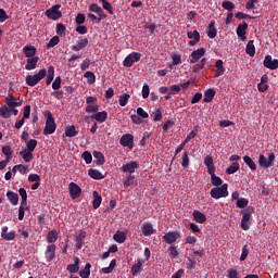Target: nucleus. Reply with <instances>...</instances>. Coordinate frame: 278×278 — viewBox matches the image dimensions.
<instances>
[{"label": "nucleus", "mask_w": 278, "mask_h": 278, "mask_svg": "<svg viewBox=\"0 0 278 278\" xmlns=\"http://www.w3.org/2000/svg\"><path fill=\"white\" fill-rule=\"evenodd\" d=\"M46 126L43 129V136H50L51 134H55V129H58V125L55 124V118L51 111H46Z\"/></svg>", "instance_id": "1"}, {"label": "nucleus", "mask_w": 278, "mask_h": 278, "mask_svg": "<svg viewBox=\"0 0 278 278\" xmlns=\"http://www.w3.org/2000/svg\"><path fill=\"white\" fill-rule=\"evenodd\" d=\"M7 197L11 203V205H18V193L14 191H8Z\"/></svg>", "instance_id": "33"}, {"label": "nucleus", "mask_w": 278, "mask_h": 278, "mask_svg": "<svg viewBox=\"0 0 278 278\" xmlns=\"http://www.w3.org/2000/svg\"><path fill=\"white\" fill-rule=\"evenodd\" d=\"M86 241V231L79 230L76 235V249L80 250Z\"/></svg>", "instance_id": "21"}, {"label": "nucleus", "mask_w": 278, "mask_h": 278, "mask_svg": "<svg viewBox=\"0 0 278 278\" xmlns=\"http://www.w3.org/2000/svg\"><path fill=\"white\" fill-rule=\"evenodd\" d=\"M88 175L89 177H91V179H105V176H103V174L100 173L99 169L90 168L88 170Z\"/></svg>", "instance_id": "31"}, {"label": "nucleus", "mask_w": 278, "mask_h": 278, "mask_svg": "<svg viewBox=\"0 0 278 278\" xmlns=\"http://www.w3.org/2000/svg\"><path fill=\"white\" fill-rule=\"evenodd\" d=\"M204 165L207 168V173H216V166L214 165V157L207 155L204 159Z\"/></svg>", "instance_id": "22"}, {"label": "nucleus", "mask_w": 278, "mask_h": 278, "mask_svg": "<svg viewBox=\"0 0 278 278\" xmlns=\"http://www.w3.org/2000/svg\"><path fill=\"white\" fill-rule=\"evenodd\" d=\"M240 170V163L233 162L227 169V175H233V173H238Z\"/></svg>", "instance_id": "46"}, {"label": "nucleus", "mask_w": 278, "mask_h": 278, "mask_svg": "<svg viewBox=\"0 0 278 278\" xmlns=\"http://www.w3.org/2000/svg\"><path fill=\"white\" fill-rule=\"evenodd\" d=\"M68 190H70V197L71 199H79L81 197V187L75 182H70L68 185Z\"/></svg>", "instance_id": "10"}, {"label": "nucleus", "mask_w": 278, "mask_h": 278, "mask_svg": "<svg viewBox=\"0 0 278 278\" xmlns=\"http://www.w3.org/2000/svg\"><path fill=\"white\" fill-rule=\"evenodd\" d=\"M89 10L90 12H94L96 14H98V16H100L101 18H108V14H105V12H103V9L97 3H91L89 5Z\"/></svg>", "instance_id": "18"}, {"label": "nucleus", "mask_w": 278, "mask_h": 278, "mask_svg": "<svg viewBox=\"0 0 278 278\" xmlns=\"http://www.w3.org/2000/svg\"><path fill=\"white\" fill-rule=\"evenodd\" d=\"M47 262H53L55 260V244H49L45 252Z\"/></svg>", "instance_id": "16"}, {"label": "nucleus", "mask_w": 278, "mask_h": 278, "mask_svg": "<svg viewBox=\"0 0 278 278\" xmlns=\"http://www.w3.org/2000/svg\"><path fill=\"white\" fill-rule=\"evenodd\" d=\"M243 162L244 164H247V166H249L251 170H256L257 165H255V162H253V159H251V156L249 155L243 156Z\"/></svg>", "instance_id": "45"}, {"label": "nucleus", "mask_w": 278, "mask_h": 278, "mask_svg": "<svg viewBox=\"0 0 278 278\" xmlns=\"http://www.w3.org/2000/svg\"><path fill=\"white\" fill-rule=\"evenodd\" d=\"M222 7L224 8V10H228V12L236 10V4H233V2H231V1H224L222 3Z\"/></svg>", "instance_id": "58"}, {"label": "nucleus", "mask_w": 278, "mask_h": 278, "mask_svg": "<svg viewBox=\"0 0 278 278\" xmlns=\"http://www.w3.org/2000/svg\"><path fill=\"white\" fill-rule=\"evenodd\" d=\"M263 66H265V68H269V71H277L278 60L273 59L270 54H267L263 61Z\"/></svg>", "instance_id": "9"}, {"label": "nucleus", "mask_w": 278, "mask_h": 278, "mask_svg": "<svg viewBox=\"0 0 278 278\" xmlns=\"http://www.w3.org/2000/svg\"><path fill=\"white\" fill-rule=\"evenodd\" d=\"M135 182H136V176L131 174L126 175V177L123 179V184L125 188H129V186H134Z\"/></svg>", "instance_id": "38"}, {"label": "nucleus", "mask_w": 278, "mask_h": 278, "mask_svg": "<svg viewBox=\"0 0 278 278\" xmlns=\"http://www.w3.org/2000/svg\"><path fill=\"white\" fill-rule=\"evenodd\" d=\"M85 112H87V114L98 113L99 112V105L89 104V105L86 106Z\"/></svg>", "instance_id": "60"}, {"label": "nucleus", "mask_w": 278, "mask_h": 278, "mask_svg": "<svg viewBox=\"0 0 278 278\" xmlns=\"http://www.w3.org/2000/svg\"><path fill=\"white\" fill-rule=\"evenodd\" d=\"M130 273L134 277H136L138 273H142V261L138 260V262L132 265Z\"/></svg>", "instance_id": "39"}, {"label": "nucleus", "mask_w": 278, "mask_h": 278, "mask_svg": "<svg viewBox=\"0 0 278 278\" xmlns=\"http://www.w3.org/2000/svg\"><path fill=\"white\" fill-rule=\"evenodd\" d=\"M168 251H169V255H170V257H173V260L179 257V251L177 250V247L172 245V247H169Z\"/></svg>", "instance_id": "63"}, {"label": "nucleus", "mask_w": 278, "mask_h": 278, "mask_svg": "<svg viewBox=\"0 0 278 278\" xmlns=\"http://www.w3.org/2000/svg\"><path fill=\"white\" fill-rule=\"evenodd\" d=\"M255 41L254 40H249L245 47V53L250 55V58L255 56Z\"/></svg>", "instance_id": "27"}, {"label": "nucleus", "mask_w": 278, "mask_h": 278, "mask_svg": "<svg viewBox=\"0 0 278 278\" xmlns=\"http://www.w3.org/2000/svg\"><path fill=\"white\" fill-rule=\"evenodd\" d=\"M60 4H55L46 11V16L52 21L62 18V11H60Z\"/></svg>", "instance_id": "7"}, {"label": "nucleus", "mask_w": 278, "mask_h": 278, "mask_svg": "<svg viewBox=\"0 0 278 278\" xmlns=\"http://www.w3.org/2000/svg\"><path fill=\"white\" fill-rule=\"evenodd\" d=\"M187 37L189 38V46L194 47V45H198V42L201 41V34H199L198 30L188 31Z\"/></svg>", "instance_id": "15"}, {"label": "nucleus", "mask_w": 278, "mask_h": 278, "mask_svg": "<svg viewBox=\"0 0 278 278\" xmlns=\"http://www.w3.org/2000/svg\"><path fill=\"white\" fill-rule=\"evenodd\" d=\"M27 151L34 152L38 147V141L36 139H29L25 142Z\"/></svg>", "instance_id": "44"}, {"label": "nucleus", "mask_w": 278, "mask_h": 278, "mask_svg": "<svg viewBox=\"0 0 278 278\" xmlns=\"http://www.w3.org/2000/svg\"><path fill=\"white\" fill-rule=\"evenodd\" d=\"M93 157L98 166H103V164H105V156L103 155V153L99 151H93Z\"/></svg>", "instance_id": "29"}, {"label": "nucleus", "mask_w": 278, "mask_h": 278, "mask_svg": "<svg viewBox=\"0 0 278 278\" xmlns=\"http://www.w3.org/2000/svg\"><path fill=\"white\" fill-rule=\"evenodd\" d=\"M236 205L240 210H244V207H247V205H249V200L247 198H240L237 200Z\"/></svg>", "instance_id": "53"}, {"label": "nucleus", "mask_w": 278, "mask_h": 278, "mask_svg": "<svg viewBox=\"0 0 278 278\" xmlns=\"http://www.w3.org/2000/svg\"><path fill=\"white\" fill-rule=\"evenodd\" d=\"M181 160L182 168H188V166H190V157H188V151L184 152Z\"/></svg>", "instance_id": "55"}, {"label": "nucleus", "mask_w": 278, "mask_h": 278, "mask_svg": "<svg viewBox=\"0 0 278 278\" xmlns=\"http://www.w3.org/2000/svg\"><path fill=\"white\" fill-rule=\"evenodd\" d=\"M56 45H60L59 36H54L50 39V41L47 45V49H53V47H56Z\"/></svg>", "instance_id": "54"}, {"label": "nucleus", "mask_w": 278, "mask_h": 278, "mask_svg": "<svg viewBox=\"0 0 278 278\" xmlns=\"http://www.w3.org/2000/svg\"><path fill=\"white\" fill-rule=\"evenodd\" d=\"M88 45H89L88 38L79 37L76 45L72 46L71 49H72V51L77 52V51H81L83 49H86V47H88Z\"/></svg>", "instance_id": "13"}, {"label": "nucleus", "mask_w": 278, "mask_h": 278, "mask_svg": "<svg viewBox=\"0 0 278 278\" xmlns=\"http://www.w3.org/2000/svg\"><path fill=\"white\" fill-rule=\"evenodd\" d=\"M18 194L22 197V205H27V190L25 188H20L18 189Z\"/></svg>", "instance_id": "52"}, {"label": "nucleus", "mask_w": 278, "mask_h": 278, "mask_svg": "<svg viewBox=\"0 0 278 278\" xmlns=\"http://www.w3.org/2000/svg\"><path fill=\"white\" fill-rule=\"evenodd\" d=\"M228 278H240V273L238 270L230 268L228 269Z\"/></svg>", "instance_id": "64"}, {"label": "nucleus", "mask_w": 278, "mask_h": 278, "mask_svg": "<svg viewBox=\"0 0 278 278\" xmlns=\"http://www.w3.org/2000/svg\"><path fill=\"white\" fill-rule=\"evenodd\" d=\"M39 61H40L39 56L28 58L26 61L25 70L26 71H35L36 66H38Z\"/></svg>", "instance_id": "17"}, {"label": "nucleus", "mask_w": 278, "mask_h": 278, "mask_svg": "<svg viewBox=\"0 0 278 278\" xmlns=\"http://www.w3.org/2000/svg\"><path fill=\"white\" fill-rule=\"evenodd\" d=\"M62 88V78L58 76L52 83L53 90H60Z\"/></svg>", "instance_id": "59"}, {"label": "nucleus", "mask_w": 278, "mask_h": 278, "mask_svg": "<svg viewBox=\"0 0 278 278\" xmlns=\"http://www.w3.org/2000/svg\"><path fill=\"white\" fill-rule=\"evenodd\" d=\"M77 134H79V131H77V128L75 127V125L67 126L65 128L66 138H75V136H77Z\"/></svg>", "instance_id": "32"}, {"label": "nucleus", "mask_w": 278, "mask_h": 278, "mask_svg": "<svg viewBox=\"0 0 278 278\" xmlns=\"http://www.w3.org/2000/svg\"><path fill=\"white\" fill-rule=\"evenodd\" d=\"M81 157L85 160L86 164H92V154L89 151H85Z\"/></svg>", "instance_id": "62"}, {"label": "nucleus", "mask_w": 278, "mask_h": 278, "mask_svg": "<svg viewBox=\"0 0 278 278\" xmlns=\"http://www.w3.org/2000/svg\"><path fill=\"white\" fill-rule=\"evenodd\" d=\"M216 71V77H220V75L225 74V66L223 65V60H217L215 63Z\"/></svg>", "instance_id": "43"}, {"label": "nucleus", "mask_w": 278, "mask_h": 278, "mask_svg": "<svg viewBox=\"0 0 278 278\" xmlns=\"http://www.w3.org/2000/svg\"><path fill=\"white\" fill-rule=\"evenodd\" d=\"M129 99H131V96L129 93L122 94L118 100L121 108H125V105L129 103Z\"/></svg>", "instance_id": "47"}, {"label": "nucleus", "mask_w": 278, "mask_h": 278, "mask_svg": "<svg viewBox=\"0 0 278 278\" xmlns=\"http://www.w3.org/2000/svg\"><path fill=\"white\" fill-rule=\"evenodd\" d=\"M47 240L50 244H53V242H58V231L55 230H50L48 232Z\"/></svg>", "instance_id": "49"}, {"label": "nucleus", "mask_w": 278, "mask_h": 278, "mask_svg": "<svg viewBox=\"0 0 278 278\" xmlns=\"http://www.w3.org/2000/svg\"><path fill=\"white\" fill-rule=\"evenodd\" d=\"M103 18H105V17H101V16H97V15H94V14H92V13H88L87 14V21L89 22V23H101V21H103Z\"/></svg>", "instance_id": "48"}, {"label": "nucleus", "mask_w": 278, "mask_h": 278, "mask_svg": "<svg viewBox=\"0 0 278 278\" xmlns=\"http://www.w3.org/2000/svg\"><path fill=\"white\" fill-rule=\"evenodd\" d=\"M140 58H142V54L132 52L125 58L123 64L126 66V68H131L136 62H140Z\"/></svg>", "instance_id": "6"}, {"label": "nucleus", "mask_w": 278, "mask_h": 278, "mask_svg": "<svg viewBox=\"0 0 278 278\" xmlns=\"http://www.w3.org/2000/svg\"><path fill=\"white\" fill-rule=\"evenodd\" d=\"M214 97H216V91L214 89H207L204 92L203 102L204 103H212V101H214Z\"/></svg>", "instance_id": "26"}, {"label": "nucleus", "mask_w": 278, "mask_h": 278, "mask_svg": "<svg viewBox=\"0 0 278 278\" xmlns=\"http://www.w3.org/2000/svg\"><path fill=\"white\" fill-rule=\"evenodd\" d=\"M179 238H181V233L177 230H172V231L166 232L162 237V240L166 244H175V242H177V240H179Z\"/></svg>", "instance_id": "5"}, {"label": "nucleus", "mask_w": 278, "mask_h": 278, "mask_svg": "<svg viewBox=\"0 0 278 278\" xmlns=\"http://www.w3.org/2000/svg\"><path fill=\"white\" fill-rule=\"evenodd\" d=\"M119 144H122V147H127L128 149H134V135H123L119 139Z\"/></svg>", "instance_id": "11"}, {"label": "nucleus", "mask_w": 278, "mask_h": 278, "mask_svg": "<svg viewBox=\"0 0 278 278\" xmlns=\"http://www.w3.org/2000/svg\"><path fill=\"white\" fill-rule=\"evenodd\" d=\"M203 55H205V48H199V49L192 51L190 64H197V62H199V60H201V58H203Z\"/></svg>", "instance_id": "14"}, {"label": "nucleus", "mask_w": 278, "mask_h": 278, "mask_svg": "<svg viewBox=\"0 0 278 278\" xmlns=\"http://www.w3.org/2000/svg\"><path fill=\"white\" fill-rule=\"evenodd\" d=\"M247 29H249V24L247 22H242L237 27V36L244 42L247 40Z\"/></svg>", "instance_id": "12"}, {"label": "nucleus", "mask_w": 278, "mask_h": 278, "mask_svg": "<svg viewBox=\"0 0 278 278\" xmlns=\"http://www.w3.org/2000/svg\"><path fill=\"white\" fill-rule=\"evenodd\" d=\"M258 165L262 168H268V160L266 159V156L264 154H260V156H258Z\"/></svg>", "instance_id": "57"}, {"label": "nucleus", "mask_w": 278, "mask_h": 278, "mask_svg": "<svg viewBox=\"0 0 278 278\" xmlns=\"http://www.w3.org/2000/svg\"><path fill=\"white\" fill-rule=\"evenodd\" d=\"M113 239L115 240V242H117L118 244H123L125 242V240H127V237L125 236V232L118 230L115 232V235L113 236Z\"/></svg>", "instance_id": "37"}, {"label": "nucleus", "mask_w": 278, "mask_h": 278, "mask_svg": "<svg viewBox=\"0 0 278 278\" xmlns=\"http://www.w3.org/2000/svg\"><path fill=\"white\" fill-rule=\"evenodd\" d=\"M192 216H193V220H195V223H200L201 225H203V223L207 220V216H205V214L197 210L193 211Z\"/></svg>", "instance_id": "25"}, {"label": "nucleus", "mask_w": 278, "mask_h": 278, "mask_svg": "<svg viewBox=\"0 0 278 278\" xmlns=\"http://www.w3.org/2000/svg\"><path fill=\"white\" fill-rule=\"evenodd\" d=\"M138 168H140V163L138 161H130L126 164H124L121 167L122 173H129V175H134V173H136V170H138Z\"/></svg>", "instance_id": "8"}, {"label": "nucleus", "mask_w": 278, "mask_h": 278, "mask_svg": "<svg viewBox=\"0 0 278 278\" xmlns=\"http://www.w3.org/2000/svg\"><path fill=\"white\" fill-rule=\"evenodd\" d=\"M0 116L2 118H11L12 117V109H9L7 105L0 108Z\"/></svg>", "instance_id": "40"}, {"label": "nucleus", "mask_w": 278, "mask_h": 278, "mask_svg": "<svg viewBox=\"0 0 278 278\" xmlns=\"http://www.w3.org/2000/svg\"><path fill=\"white\" fill-rule=\"evenodd\" d=\"M18 173H21V175H27L29 173V166L27 165H23V164H18L16 165V167Z\"/></svg>", "instance_id": "61"}, {"label": "nucleus", "mask_w": 278, "mask_h": 278, "mask_svg": "<svg viewBox=\"0 0 278 278\" xmlns=\"http://www.w3.org/2000/svg\"><path fill=\"white\" fill-rule=\"evenodd\" d=\"M91 121H97V123H105L108 121V112H97L96 114L90 116Z\"/></svg>", "instance_id": "20"}, {"label": "nucleus", "mask_w": 278, "mask_h": 278, "mask_svg": "<svg viewBox=\"0 0 278 278\" xmlns=\"http://www.w3.org/2000/svg\"><path fill=\"white\" fill-rule=\"evenodd\" d=\"M84 77H86L87 79V84H94V81H97V76H94V73L88 71L84 74Z\"/></svg>", "instance_id": "50"}, {"label": "nucleus", "mask_w": 278, "mask_h": 278, "mask_svg": "<svg viewBox=\"0 0 278 278\" xmlns=\"http://www.w3.org/2000/svg\"><path fill=\"white\" fill-rule=\"evenodd\" d=\"M1 238L3 240H8L10 242V241L14 240V238H16V231L8 232V226H5L2 228Z\"/></svg>", "instance_id": "23"}, {"label": "nucleus", "mask_w": 278, "mask_h": 278, "mask_svg": "<svg viewBox=\"0 0 278 278\" xmlns=\"http://www.w3.org/2000/svg\"><path fill=\"white\" fill-rule=\"evenodd\" d=\"M253 212H255L253 206H248L241 211V214H243L241 219V229H243V231H249L251 227V214H253Z\"/></svg>", "instance_id": "3"}, {"label": "nucleus", "mask_w": 278, "mask_h": 278, "mask_svg": "<svg viewBox=\"0 0 278 278\" xmlns=\"http://www.w3.org/2000/svg\"><path fill=\"white\" fill-rule=\"evenodd\" d=\"M47 77V70L42 68L35 75H27L26 76V84L30 86V88H34V86H38L42 79Z\"/></svg>", "instance_id": "2"}, {"label": "nucleus", "mask_w": 278, "mask_h": 278, "mask_svg": "<svg viewBox=\"0 0 278 278\" xmlns=\"http://www.w3.org/2000/svg\"><path fill=\"white\" fill-rule=\"evenodd\" d=\"M20 155L26 163H29L31 160H34V152L29 150H22Z\"/></svg>", "instance_id": "30"}, {"label": "nucleus", "mask_w": 278, "mask_h": 278, "mask_svg": "<svg viewBox=\"0 0 278 278\" xmlns=\"http://www.w3.org/2000/svg\"><path fill=\"white\" fill-rule=\"evenodd\" d=\"M68 273H79V257H74V264L67 265Z\"/></svg>", "instance_id": "36"}, {"label": "nucleus", "mask_w": 278, "mask_h": 278, "mask_svg": "<svg viewBox=\"0 0 278 278\" xmlns=\"http://www.w3.org/2000/svg\"><path fill=\"white\" fill-rule=\"evenodd\" d=\"M229 186L227 184L222 185L220 187H215L211 189L212 199H223L229 197V191L227 190Z\"/></svg>", "instance_id": "4"}, {"label": "nucleus", "mask_w": 278, "mask_h": 278, "mask_svg": "<svg viewBox=\"0 0 278 278\" xmlns=\"http://www.w3.org/2000/svg\"><path fill=\"white\" fill-rule=\"evenodd\" d=\"M199 134V126H194L193 130L186 137L185 142H190L193 138H197Z\"/></svg>", "instance_id": "51"}, {"label": "nucleus", "mask_w": 278, "mask_h": 278, "mask_svg": "<svg viewBox=\"0 0 278 278\" xmlns=\"http://www.w3.org/2000/svg\"><path fill=\"white\" fill-rule=\"evenodd\" d=\"M217 34L216 27H214V22H211L207 29L208 38H214Z\"/></svg>", "instance_id": "56"}, {"label": "nucleus", "mask_w": 278, "mask_h": 278, "mask_svg": "<svg viewBox=\"0 0 278 278\" xmlns=\"http://www.w3.org/2000/svg\"><path fill=\"white\" fill-rule=\"evenodd\" d=\"M5 103H7L8 108H10L11 110H14V108H16V105H21V104H16V98H14L12 94H9L5 98Z\"/></svg>", "instance_id": "42"}, {"label": "nucleus", "mask_w": 278, "mask_h": 278, "mask_svg": "<svg viewBox=\"0 0 278 278\" xmlns=\"http://www.w3.org/2000/svg\"><path fill=\"white\" fill-rule=\"evenodd\" d=\"M102 201H103V198L99 195V192L93 191V201H92L93 210H99V207H101Z\"/></svg>", "instance_id": "34"}, {"label": "nucleus", "mask_w": 278, "mask_h": 278, "mask_svg": "<svg viewBox=\"0 0 278 278\" xmlns=\"http://www.w3.org/2000/svg\"><path fill=\"white\" fill-rule=\"evenodd\" d=\"M208 175L211 176L212 186H223V179L216 176V172H211Z\"/></svg>", "instance_id": "35"}, {"label": "nucleus", "mask_w": 278, "mask_h": 278, "mask_svg": "<svg viewBox=\"0 0 278 278\" xmlns=\"http://www.w3.org/2000/svg\"><path fill=\"white\" fill-rule=\"evenodd\" d=\"M141 232L143 233V236L148 237V236H152V233H155V229H153V224L151 223H144L141 226Z\"/></svg>", "instance_id": "24"}, {"label": "nucleus", "mask_w": 278, "mask_h": 278, "mask_svg": "<svg viewBox=\"0 0 278 278\" xmlns=\"http://www.w3.org/2000/svg\"><path fill=\"white\" fill-rule=\"evenodd\" d=\"M90 268H92V265L90 263H87L85 265V268L79 271V277L90 278Z\"/></svg>", "instance_id": "41"}, {"label": "nucleus", "mask_w": 278, "mask_h": 278, "mask_svg": "<svg viewBox=\"0 0 278 278\" xmlns=\"http://www.w3.org/2000/svg\"><path fill=\"white\" fill-rule=\"evenodd\" d=\"M54 77H55V67H53V65H50L48 67V75L46 79L47 86H51V83L53 81Z\"/></svg>", "instance_id": "28"}, {"label": "nucleus", "mask_w": 278, "mask_h": 278, "mask_svg": "<svg viewBox=\"0 0 278 278\" xmlns=\"http://www.w3.org/2000/svg\"><path fill=\"white\" fill-rule=\"evenodd\" d=\"M38 51V49H36V47L29 45V46H25L23 48V53L25 55V58L29 59V58H37L36 56V52Z\"/></svg>", "instance_id": "19"}]
</instances>
